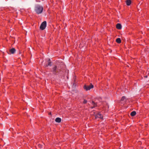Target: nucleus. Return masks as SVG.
<instances>
[{
    "label": "nucleus",
    "mask_w": 149,
    "mask_h": 149,
    "mask_svg": "<svg viewBox=\"0 0 149 149\" xmlns=\"http://www.w3.org/2000/svg\"><path fill=\"white\" fill-rule=\"evenodd\" d=\"M46 22L45 21H44L41 23L40 27V29L42 30H44L46 28Z\"/></svg>",
    "instance_id": "nucleus-4"
},
{
    "label": "nucleus",
    "mask_w": 149,
    "mask_h": 149,
    "mask_svg": "<svg viewBox=\"0 0 149 149\" xmlns=\"http://www.w3.org/2000/svg\"><path fill=\"white\" fill-rule=\"evenodd\" d=\"M136 114V112L135 111H132V112L131 113V114H130V115H131L132 116H134Z\"/></svg>",
    "instance_id": "nucleus-13"
},
{
    "label": "nucleus",
    "mask_w": 149,
    "mask_h": 149,
    "mask_svg": "<svg viewBox=\"0 0 149 149\" xmlns=\"http://www.w3.org/2000/svg\"><path fill=\"white\" fill-rule=\"evenodd\" d=\"M93 85L92 84H91L90 85L88 86L85 85L84 86V88L86 90H89L91 88H93Z\"/></svg>",
    "instance_id": "nucleus-3"
},
{
    "label": "nucleus",
    "mask_w": 149,
    "mask_h": 149,
    "mask_svg": "<svg viewBox=\"0 0 149 149\" xmlns=\"http://www.w3.org/2000/svg\"><path fill=\"white\" fill-rule=\"evenodd\" d=\"M8 54H10L9 53H8Z\"/></svg>",
    "instance_id": "nucleus-20"
},
{
    "label": "nucleus",
    "mask_w": 149,
    "mask_h": 149,
    "mask_svg": "<svg viewBox=\"0 0 149 149\" xmlns=\"http://www.w3.org/2000/svg\"><path fill=\"white\" fill-rule=\"evenodd\" d=\"M126 2L127 5L128 6L130 5L131 3V1L130 0H127Z\"/></svg>",
    "instance_id": "nucleus-10"
},
{
    "label": "nucleus",
    "mask_w": 149,
    "mask_h": 149,
    "mask_svg": "<svg viewBox=\"0 0 149 149\" xmlns=\"http://www.w3.org/2000/svg\"><path fill=\"white\" fill-rule=\"evenodd\" d=\"M49 115H51V112H50L49 113Z\"/></svg>",
    "instance_id": "nucleus-18"
},
{
    "label": "nucleus",
    "mask_w": 149,
    "mask_h": 149,
    "mask_svg": "<svg viewBox=\"0 0 149 149\" xmlns=\"http://www.w3.org/2000/svg\"><path fill=\"white\" fill-rule=\"evenodd\" d=\"M38 146H39V147H40V148H41L42 147V145H40V144H39L38 145Z\"/></svg>",
    "instance_id": "nucleus-16"
},
{
    "label": "nucleus",
    "mask_w": 149,
    "mask_h": 149,
    "mask_svg": "<svg viewBox=\"0 0 149 149\" xmlns=\"http://www.w3.org/2000/svg\"><path fill=\"white\" fill-rule=\"evenodd\" d=\"M116 41L117 43H120L121 42V40L120 38H118L116 39Z\"/></svg>",
    "instance_id": "nucleus-12"
},
{
    "label": "nucleus",
    "mask_w": 149,
    "mask_h": 149,
    "mask_svg": "<svg viewBox=\"0 0 149 149\" xmlns=\"http://www.w3.org/2000/svg\"><path fill=\"white\" fill-rule=\"evenodd\" d=\"M47 62H48V64H46L45 65V67H48V66H51L52 65L51 64V61L50 59H48L47 61Z\"/></svg>",
    "instance_id": "nucleus-5"
},
{
    "label": "nucleus",
    "mask_w": 149,
    "mask_h": 149,
    "mask_svg": "<svg viewBox=\"0 0 149 149\" xmlns=\"http://www.w3.org/2000/svg\"><path fill=\"white\" fill-rule=\"evenodd\" d=\"M116 27L118 29H121L122 28L121 25L120 24L118 23L116 24Z\"/></svg>",
    "instance_id": "nucleus-8"
},
{
    "label": "nucleus",
    "mask_w": 149,
    "mask_h": 149,
    "mask_svg": "<svg viewBox=\"0 0 149 149\" xmlns=\"http://www.w3.org/2000/svg\"><path fill=\"white\" fill-rule=\"evenodd\" d=\"M16 52V50L14 48H12L9 50V52L11 54H14Z\"/></svg>",
    "instance_id": "nucleus-7"
},
{
    "label": "nucleus",
    "mask_w": 149,
    "mask_h": 149,
    "mask_svg": "<svg viewBox=\"0 0 149 149\" xmlns=\"http://www.w3.org/2000/svg\"><path fill=\"white\" fill-rule=\"evenodd\" d=\"M95 118H99L102 119L103 116L101 114L99 113L95 116Z\"/></svg>",
    "instance_id": "nucleus-6"
},
{
    "label": "nucleus",
    "mask_w": 149,
    "mask_h": 149,
    "mask_svg": "<svg viewBox=\"0 0 149 149\" xmlns=\"http://www.w3.org/2000/svg\"><path fill=\"white\" fill-rule=\"evenodd\" d=\"M148 72H149V69H148Z\"/></svg>",
    "instance_id": "nucleus-19"
},
{
    "label": "nucleus",
    "mask_w": 149,
    "mask_h": 149,
    "mask_svg": "<svg viewBox=\"0 0 149 149\" xmlns=\"http://www.w3.org/2000/svg\"><path fill=\"white\" fill-rule=\"evenodd\" d=\"M92 104L94 106L93 107H91L92 109L94 107L96 106L97 105L93 101L92 102Z\"/></svg>",
    "instance_id": "nucleus-14"
},
{
    "label": "nucleus",
    "mask_w": 149,
    "mask_h": 149,
    "mask_svg": "<svg viewBox=\"0 0 149 149\" xmlns=\"http://www.w3.org/2000/svg\"><path fill=\"white\" fill-rule=\"evenodd\" d=\"M121 100L125 102L126 101V98L125 96H123L122 97Z\"/></svg>",
    "instance_id": "nucleus-11"
},
{
    "label": "nucleus",
    "mask_w": 149,
    "mask_h": 149,
    "mask_svg": "<svg viewBox=\"0 0 149 149\" xmlns=\"http://www.w3.org/2000/svg\"><path fill=\"white\" fill-rule=\"evenodd\" d=\"M43 10V7L40 5H37L35 8V11L37 14H41Z\"/></svg>",
    "instance_id": "nucleus-1"
},
{
    "label": "nucleus",
    "mask_w": 149,
    "mask_h": 149,
    "mask_svg": "<svg viewBox=\"0 0 149 149\" xmlns=\"http://www.w3.org/2000/svg\"><path fill=\"white\" fill-rule=\"evenodd\" d=\"M87 101L85 100H84L83 101V103L84 104H86L87 103Z\"/></svg>",
    "instance_id": "nucleus-15"
},
{
    "label": "nucleus",
    "mask_w": 149,
    "mask_h": 149,
    "mask_svg": "<svg viewBox=\"0 0 149 149\" xmlns=\"http://www.w3.org/2000/svg\"><path fill=\"white\" fill-rule=\"evenodd\" d=\"M60 71V68L59 67L57 68L56 66H55L52 69V72L55 74H57Z\"/></svg>",
    "instance_id": "nucleus-2"
},
{
    "label": "nucleus",
    "mask_w": 149,
    "mask_h": 149,
    "mask_svg": "<svg viewBox=\"0 0 149 149\" xmlns=\"http://www.w3.org/2000/svg\"><path fill=\"white\" fill-rule=\"evenodd\" d=\"M147 77H148V76H147V75L145 76H144V77H145V78H147Z\"/></svg>",
    "instance_id": "nucleus-17"
},
{
    "label": "nucleus",
    "mask_w": 149,
    "mask_h": 149,
    "mask_svg": "<svg viewBox=\"0 0 149 149\" xmlns=\"http://www.w3.org/2000/svg\"><path fill=\"white\" fill-rule=\"evenodd\" d=\"M55 121L57 123H60L61 121V119L60 118H56Z\"/></svg>",
    "instance_id": "nucleus-9"
}]
</instances>
